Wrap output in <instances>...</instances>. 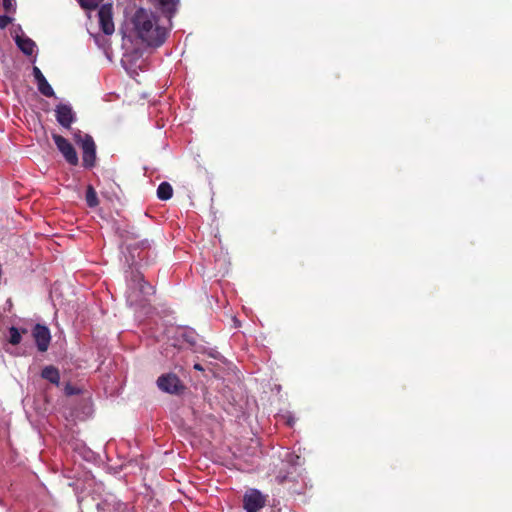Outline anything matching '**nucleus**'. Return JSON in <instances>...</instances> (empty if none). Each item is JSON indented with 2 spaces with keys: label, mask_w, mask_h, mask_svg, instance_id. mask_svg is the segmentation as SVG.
Here are the masks:
<instances>
[{
  "label": "nucleus",
  "mask_w": 512,
  "mask_h": 512,
  "mask_svg": "<svg viewBox=\"0 0 512 512\" xmlns=\"http://www.w3.org/2000/svg\"><path fill=\"white\" fill-rule=\"evenodd\" d=\"M194 369L195 370H199V371H203L204 370L201 364H195L194 365Z\"/></svg>",
  "instance_id": "obj_25"
},
{
  "label": "nucleus",
  "mask_w": 512,
  "mask_h": 512,
  "mask_svg": "<svg viewBox=\"0 0 512 512\" xmlns=\"http://www.w3.org/2000/svg\"><path fill=\"white\" fill-rule=\"evenodd\" d=\"M266 496L261 493V491L256 490V488H251L249 491H246L243 496V508L247 512H259L260 509L265 507Z\"/></svg>",
  "instance_id": "obj_5"
},
{
  "label": "nucleus",
  "mask_w": 512,
  "mask_h": 512,
  "mask_svg": "<svg viewBox=\"0 0 512 512\" xmlns=\"http://www.w3.org/2000/svg\"><path fill=\"white\" fill-rule=\"evenodd\" d=\"M66 394L72 395L76 393V390L71 385H66Z\"/></svg>",
  "instance_id": "obj_21"
},
{
  "label": "nucleus",
  "mask_w": 512,
  "mask_h": 512,
  "mask_svg": "<svg viewBox=\"0 0 512 512\" xmlns=\"http://www.w3.org/2000/svg\"><path fill=\"white\" fill-rule=\"evenodd\" d=\"M132 237H133V238H138V237H139V234L132 233Z\"/></svg>",
  "instance_id": "obj_26"
},
{
  "label": "nucleus",
  "mask_w": 512,
  "mask_h": 512,
  "mask_svg": "<svg viewBox=\"0 0 512 512\" xmlns=\"http://www.w3.org/2000/svg\"><path fill=\"white\" fill-rule=\"evenodd\" d=\"M16 45L27 55H31L35 50V41L31 40L29 37L17 36Z\"/></svg>",
  "instance_id": "obj_13"
},
{
  "label": "nucleus",
  "mask_w": 512,
  "mask_h": 512,
  "mask_svg": "<svg viewBox=\"0 0 512 512\" xmlns=\"http://www.w3.org/2000/svg\"><path fill=\"white\" fill-rule=\"evenodd\" d=\"M52 138L66 162L71 166H77L79 158L74 145L63 135L52 134Z\"/></svg>",
  "instance_id": "obj_2"
},
{
  "label": "nucleus",
  "mask_w": 512,
  "mask_h": 512,
  "mask_svg": "<svg viewBox=\"0 0 512 512\" xmlns=\"http://www.w3.org/2000/svg\"><path fill=\"white\" fill-rule=\"evenodd\" d=\"M33 75H34V79L36 81L38 90L42 95L47 96V97L55 96V91H54L52 85H50L49 81H47L44 73L41 72L40 68L34 67Z\"/></svg>",
  "instance_id": "obj_9"
},
{
  "label": "nucleus",
  "mask_w": 512,
  "mask_h": 512,
  "mask_svg": "<svg viewBox=\"0 0 512 512\" xmlns=\"http://www.w3.org/2000/svg\"><path fill=\"white\" fill-rule=\"evenodd\" d=\"M150 243L149 241L147 240V238H144V240L141 241V247L142 248H150Z\"/></svg>",
  "instance_id": "obj_23"
},
{
  "label": "nucleus",
  "mask_w": 512,
  "mask_h": 512,
  "mask_svg": "<svg viewBox=\"0 0 512 512\" xmlns=\"http://www.w3.org/2000/svg\"><path fill=\"white\" fill-rule=\"evenodd\" d=\"M84 135H82L81 131L78 130L77 132L74 133V139L76 141V143L81 147V142H80V139H83Z\"/></svg>",
  "instance_id": "obj_20"
},
{
  "label": "nucleus",
  "mask_w": 512,
  "mask_h": 512,
  "mask_svg": "<svg viewBox=\"0 0 512 512\" xmlns=\"http://www.w3.org/2000/svg\"><path fill=\"white\" fill-rule=\"evenodd\" d=\"M132 26L136 36L149 46L163 45L168 35V30L160 25L159 17L151 10H136L132 17Z\"/></svg>",
  "instance_id": "obj_1"
},
{
  "label": "nucleus",
  "mask_w": 512,
  "mask_h": 512,
  "mask_svg": "<svg viewBox=\"0 0 512 512\" xmlns=\"http://www.w3.org/2000/svg\"><path fill=\"white\" fill-rule=\"evenodd\" d=\"M132 282L139 286L140 292L144 293V295H150V293L154 292V287L145 282L143 276L139 274V272H136V274L132 276Z\"/></svg>",
  "instance_id": "obj_14"
},
{
  "label": "nucleus",
  "mask_w": 512,
  "mask_h": 512,
  "mask_svg": "<svg viewBox=\"0 0 512 512\" xmlns=\"http://www.w3.org/2000/svg\"><path fill=\"white\" fill-rule=\"evenodd\" d=\"M26 332V328H22L20 331L17 327H10L8 342L13 344V346H17V344H19L22 340V334H26Z\"/></svg>",
  "instance_id": "obj_16"
},
{
  "label": "nucleus",
  "mask_w": 512,
  "mask_h": 512,
  "mask_svg": "<svg viewBox=\"0 0 512 512\" xmlns=\"http://www.w3.org/2000/svg\"><path fill=\"white\" fill-rule=\"evenodd\" d=\"M81 5L84 6V7H88L90 9V7H93L95 6V4H87V2H84V1H80Z\"/></svg>",
  "instance_id": "obj_24"
},
{
  "label": "nucleus",
  "mask_w": 512,
  "mask_h": 512,
  "mask_svg": "<svg viewBox=\"0 0 512 512\" xmlns=\"http://www.w3.org/2000/svg\"><path fill=\"white\" fill-rule=\"evenodd\" d=\"M80 148L82 150L83 167L93 168L96 164V144L92 135L84 134L80 139Z\"/></svg>",
  "instance_id": "obj_3"
},
{
  "label": "nucleus",
  "mask_w": 512,
  "mask_h": 512,
  "mask_svg": "<svg viewBox=\"0 0 512 512\" xmlns=\"http://www.w3.org/2000/svg\"><path fill=\"white\" fill-rule=\"evenodd\" d=\"M2 5L4 10L7 13H11V11H14V0H2Z\"/></svg>",
  "instance_id": "obj_18"
},
{
  "label": "nucleus",
  "mask_w": 512,
  "mask_h": 512,
  "mask_svg": "<svg viewBox=\"0 0 512 512\" xmlns=\"http://www.w3.org/2000/svg\"><path fill=\"white\" fill-rule=\"evenodd\" d=\"M301 457L299 455H295V453H287L285 457V462L290 465L293 471L287 472V474H279L276 476V480L279 484H286L288 481L296 480L297 475V466L301 464Z\"/></svg>",
  "instance_id": "obj_8"
},
{
  "label": "nucleus",
  "mask_w": 512,
  "mask_h": 512,
  "mask_svg": "<svg viewBox=\"0 0 512 512\" xmlns=\"http://www.w3.org/2000/svg\"><path fill=\"white\" fill-rule=\"evenodd\" d=\"M41 376L54 385H59L61 381V374L59 370L52 365L45 366V368L42 369Z\"/></svg>",
  "instance_id": "obj_12"
},
{
  "label": "nucleus",
  "mask_w": 512,
  "mask_h": 512,
  "mask_svg": "<svg viewBox=\"0 0 512 512\" xmlns=\"http://www.w3.org/2000/svg\"><path fill=\"white\" fill-rule=\"evenodd\" d=\"M100 28L105 34H113L115 26L113 24V17L110 8L102 6L98 11Z\"/></svg>",
  "instance_id": "obj_10"
},
{
  "label": "nucleus",
  "mask_w": 512,
  "mask_h": 512,
  "mask_svg": "<svg viewBox=\"0 0 512 512\" xmlns=\"http://www.w3.org/2000/svg\"><path fill=\"white\" fill-rule=\"evenodd\" d=\"M173 195V188L169 182H161L157 189V197L162 201H168Z\"/></svg>",
  "instance_id": "obj_15"
},
{
  "label": "nucleus",
  "mask_w": 512,
  "mask_h": 512,
  "mask_svg": "<svg viewBox=\"0 0 512 512\" xmlns=\"http://www.w3.org/2000/svg\"><path fill=\"white\" fill-rule=\"evenodd\" d=\"M157 386L160 390L170 394H179L185 389L183 382L174 373L162 374L157 380Z\"/></svg>",
  "instance_id": "obj_4"
},
{
  "label": "nucleus",
  "mask_w": 512,
  "mask_h": 512,
  "mask_svg": "<svg viewBox=\"0 0 512 512\" xmlns=\"http://www.w3.org/2000/svg\"><path fill=\"white\" fill-rule=\"evenodd\" d=\"M288 489L291 491V492H294V493H301L303 492V486L302 487H291L289 486Z\"/></svg>",
  "instance_id": "obj_22"
},
{
  "label": "nucleus",
  "mask_w": 512,
  "mask_h": 512,
  "mask_svg": "<svg viewBox=\"0 0 512 512\" xmlns=\"http://www.w3.org/2000/svg\"><path fill=\"white\" fill-rule=\"evenodd\" d=\"M153 2H155L156 5H158L162 10V12L167 14L168 18L170 19L177 10L179 0H153Z\"/></svg>",
  "instance_id": "obj_11"
},
{
  "label": "nucleus",
  "mask_w": 512,
  "mask_h": 512,
  "mask_svg": "<svg viewBox=\"0 0 512 512\" xmlns=\"http://www.w3.org/2000/svg\"><path fill=\"white\" fill-rule=\"evenodd\" d=\"M86 203L89 207H95L99 204V198L92 185L87 186L86 189Z\"/></svg>",
  "instance_id": "obj_17"
},
{
  "label": "nucleus",
  "mask_w": 512,
  "mask_h": 512,
  "mask_svg": "<svg viewBox=\"0 0 512 512\" xmlns=\"http://www.w3.org/2000/svg\"><path fill=\"white\" fill-rule=\"evenodd\" d=\"M12 18L9 16H0V28L5 29L9 23H11Z\"/></svg>",
  "instance_id": "obj_19"
},
{
  "label": "nucleus",
  "mask_w": 512,
  "mask_h": 512,
  "mask_svg": "<svg viewBox=\"0 0 512 512\" xmlns=\"http://www.w3.org/2000/svg\"><path fill=\"white\" fill-rule=\"evenodd\" d=\"M33 339L39 351H47L52 339L50 329L44 324L36 323L32 329Z\"/></svg>",
  "instance_id": "obj_6"
},
{
  "label": "nucleus",
  "mask_w": 512,
  "mask_h": 512,
  "mask_svg": "<svg viewBox=\"0 0 512 512\" xmlns=\"http://www.w3.org/2000/svg\"><path fill=\"white\" fill-rule=\"evenodd\" d=\"M55 116L58 123L64 128H71L76 120V115L70 104L60 103L55 108Z\"/></svg>",
  "instance_id": "obj_7"
}]
</instances>
